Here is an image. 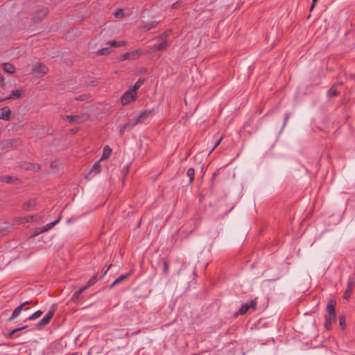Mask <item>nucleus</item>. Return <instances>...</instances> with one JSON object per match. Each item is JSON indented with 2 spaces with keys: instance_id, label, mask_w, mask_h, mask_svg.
<instances>
[{
  "instance_id": "f257e3e1",
  "label": "nucleus",
  "mask_w": 355,
  "mask_h": 355,
  "mask_svg": "<svg viewBox=\"0 0 355 355\" xmlns=\"http://www.w3.org/2000/svg\"><path fill=\"white\" fill-rule=\"evenodd\" d=\"M61 118L63 120H68L71 124L75 125L86 121L89 119V115L87 113H81L76 115H64L62 116Z\"/></svg>"
},
{
  "instance_id": "f03ea898",
  "label": "nucleus",
  "mask_w": 355,
  "mask_h": 355,
  "mask_svg": "<svg viewBox=\"0 0 355 355\" xmlns=\"http://www.w3.org/2000/svg\"><path fill=\"white\" fill-rule=\"evenodd\" d=\"M257 304V298L250 300V302H246V303L243 304L241 305V307L240 308V309L234 313V317H238L240 315L245 314L250 309H252V310H255Z\"/></svg>"
},
{
  "instance_id": "7ed1b4c3",
  "label": "nucleus",
  "mask_w": 355,
  "mask_h": 355,
  "mask_svg": "<svg viewBox=\"0 0 355 355\" xmlns=\"http://www.w3.org/2000/svg\"><path fill=\"white\" fill-rule=\"evenodd\" d=\"M32 73L37 76H42L49 71V68L42 62H37L32 67Z\"/></svg>"
},
{
  "instance_id": "20e7f679",
  "label": "nucleus",
  "mask_w": 355,
  "mask_h": 355,
  "mask_svg": "<svg viewBox=\"0 0 355 355\" xmlns=\"http://www.w3.org/2000/svg\"><path fill=\"white\" fill-rule=\"evenodd\" d=\"M137 90H126L121 97V103L123 105L129 104L137 98Z\"/></svg>"
},
{
  "instance_id": "39448f33",
  "label": "nucleus",
  "mask_w": 355,
  "mask_h": 355,
  "mask_svg": "<svg viewBox=\"0 0 355 355\" xmlns=\"http://www.w3.org/2000/svg\"><path fill=\"white\" fill-rule=\"evenodd\" d=\"M139 123L138 121L134 116L132 119L128 121V122L123 123V125H120L119 126V135L122 136L125 131L132 130L136 125Z\"/></svg>"
},
{
  "instance_id": "423d86ee",
  "label": "nucleus",
  "mask_w": 355,
  "mask_h": 355,
  "mask_svg": "<svg viewBox=\"0 0 355 355\" xmlns=\"http://www.w3.org/2000/svg\"><path fill=\"white\" fill-rule=\"evenodd\" d=\"M49 8L46 7L39 8L33 14L32 19L34 22H39L42 21L49 13Z\"/></svg>"
},
{
  "instance_id": "0eeeda50",
  "label": "nucleus",
  "mask_w": 355,
  "mask_h": 355,
  "mask_svg": "<svg viewBox=\"0 0 355 355\" xmlns=\"http://www.w3.org/2000/svg\"><path fill=\"white\" fill-rule=\"evenodd\" d=\"M31 303V302L26 301V302H23L22 304H21L19 306H18L17 308H15L14 309V311H12L11 316L9 318H8L7 321L8 322L12 321L14 319H15L17 317H18L19 315V314L21 313V312L23 310L24 311L29 310V308L28 307L25 308V306L27 304H29Z\"/></svg>"
},
{
  "instance_id": "6e6552de",
  "label": "nucleus",
  "mask_w": 355,
  "mask_h": 355,
  "mask_svg": "<svg viewBox=\"0 0 355 355\" xmlns=\"http://www.w3.org/2000/svg\"><path fill=\"white\" fill-rule=\"evenodd\" d=\"M141 53V51L139 49L135 50L131 52H127L124 53L123 55L119 56L117 58V60L119 62H123L124 60H128V59H133L136 57L140 55Z\"/></svg>"
},
{
  "instance_id": "1a4fd4ad",
  "label": "nucleus",
  "mask_w": 355,
  "mask_h": 355,
  "mask_svg": "<svg viewBox=\"0 0 355 355\" xmlns=\"http://www.w3.org/2000/svg\"><path fill=\"white\" fill-rule=\"evenodd\" d=\"M54 315V311H49L47 314L36 324V328L40 329L49 323Z\"/></svg>"
},
{
  "instance_id": "9d476101",
  "label": "nucleus",
  "mask_w": 355,
  "mask_h": 355,
  "mask_svg": "<svg viewBox=\"0 0 355 355\" xmlns=\"http://www.w3.org/2000/svg\"><path fill=\"white\" fill-rule=\"evenodd\" d=\"M19 140L15 139H9L1 141L0 143V148L1 149L10 148L13 146L19 145Z\"/></svg>"
},
{
  "instance_id": "9b49d317",
  "label": "nucleus",
  "mask_w": 355,
  "mask_h": 355,
  "mask_svg": "<svg viewBox=\"0 0 355 355\" xmlns=\"http://www.w3.org/2000/svg\"><path fill=\"white\" fill-rule=\"evenodd\" d=\"M336 301L330 300L327 306V312L328 315L327 316H330L331 318H336Z\"/></svg>"
},
{
  "instance_id": "f8f14e48",
  "label": "nucleus",
  "mask_w": 355,
  "mask_h": 355,
  "mask_svg": "<svg viewBox=\"0 0 355 355\" xmlns=\"http://www.w3.org/2000/svg\"><path fill=\"white\" fill-rule=\"evenodd\" d=\"M354 282L351 278H349L347 281V287L343 295V297L345 299L347 300L350 297V295L354 289Z\"/></svg>"
},
{
  "instance_id": "ddd939ff",
  "label": "nucleus",
  "mask_w": 355,
  "mask_h": 355,
  "mask_svg": "<svg viewBox=\"0 0 355 355\" xmlns=\"http://www.w3.org/2000/svg\"><path fill=\"white\" fill-rule=\"evenodd\" d=\"M152 111L150 110H144L140 112L139 114L135 116L137 121H138L139 123H143L146 121V119L150 115Z\"/></svg>"
},
{
  "instance_id": "4468645a",
  "label": "nucleus",
  "mask_w": 355,
  "mask_h": 355,
  "mask_svg": "<svg viewBox=\"0 0 355 355\" xmlns=\"http://www.w3.org/2000/svg\"><path fill=\"white\" fill-rule=\"evenodd\" d=\"M130 277V273L121 275L119 277H117L110 285V288H112L114 286L121 283L122 282L125 281Z\"/></svg>"
},
{
  "instance_id": "2eb2a0df",
  "label": "nucleus",
  "mask_w": 355,
  "mask_h": 355,
  "mask_svg": "<svg viewBox=\"0 0 355 355\" xmlns=\"http://www.w3.org/2000/svg\"><path fill=\"white\" fill-rule=\"evenodd\" d=\"M36 205H37V203H36L35 200H30L26 201L23 204L22 208L25 211H31L36 206Z\"/></svg>"
},
{
  "instance_id": "dca6fc26",
  "label": "nucleus",
  "mask_w": 355,
  "mask_h": 355,
  "mask_svg": "<svg viewBox=\"0 0 355 355\" xmlns=\"http://www.w3.org/2000/svg\"><path fill=\"white\" fill-rule=\"evenodd\" d=\"M11 111L8 107H4L1 109L0 119L9 121L10 119Z\"/></svg>"
},
{
  "instance_id": "f3484780",
  "label": "nucleus",
  "mask_w": 355,
  "mask_h": 355,
  "mask_svg": "<svg viewBox=\"0 0 355 355\" xmlns=\"http://www.w3.org/2000/svg\"><path fill=\"white\" fill-rule=\"evenodd\" d=\"M61 218H62V216H60L58 217V218L56 220L42 226L43 231L45 232L49 231L51 228H53L55 225H56L60 221Z\"/></svg>"
},
{
  "instance_id": "a211bd4d",
  "label": "nucleus",
  "mask_w": 355,
  "mask_h": 355,
  "mask_svg": "<svg viewBox=\"0 0 355 355\" xmlns=\"http://www.w3.org/2000/svg\"><path fill=\"white\" fill-rule=\"evenodd\" d=\"M21 95V93L20 92V90H12V93L10 94V95L8 97L3 98V99H0V102L4 101L7 99H15V98L20 97Z\"/></svg>"
},
{
  "instance_id": "6ab92c4d",
  "label": "nucleus",
  "mask_w": 355,
  "mask_h": 355,
  "mask_svg": "<svg viewBox=\"0 0 355 355\" xmlns=\"http://www.w3.org/2000/svg\"><path fill=\"white\" fill-rule=\"evenodd\" d=\"M35 217L36 216H21L19 217L17 220L19 223H26L33 221Z\"/></svg>"
},
{
  "instance_id": "aec40b11",
  "label": "nucleus",
  "mask_w": 355,
  "mask_h": 355,
  "mask_svg": "<svg viewBox=\"0 0 355 355\" xmlns=\"http://www.w3.org/2000/svg\"><path fill=\"white\" fill-rule=\"evenodd\" d=\"M87 288V286H85L76 291L72 296V300L74 302H77L79 300L80 295Z\"/></svg>"
},
{
  "instance_id": "412c9836",
  "label": "nucleus",
  "mask_w": 355,
  "mask_h": 355,
  "mask_svg": "<svg viewBox=\"0 0 355 355\" xmlns=\"http://www.w3.org/2000/svg\"><path fill=\"white\" fill-rule=\"evenodd\" d=\"M107 44L112 47H120L126 45V42L124 40L116 41L110 40L107 42Z\"/></svg>"
},
{
  "instance_id": "4be33fe9",
  "label": "nucleus",
  "mask_w": 355,
  "mask_h": 355,
  "mask_svg": "<svg viewBox=\"0 0 355 355\" xmlns=\"http://www.w3.org/2000/svg\"><path fill=\"white\" fill-rule=\"evenodd\" d=\"M168 46V42L166 41H163L157 44H155L153 47V49L156 51H162L165 49Z\"/></svg>"
},
{
  "instance_id": "5701e85b",
  "label": "nucleus",
  "mask_w": 355,
  "mask_h": 355,
  "mask_svg": "<svg viewBox=\"0 0 355 355\" xmlns=\"http://www.w3.org/2000/svg\"><path fill=\"white\" fill-rule=\"evenodd\" d=\"M111 153H112V148L109 146H105L103 148V155L101 158V160L107 159L110 156Z\"/></svg>"
},
{
  "instance_id": "b1692460",
  "label": "nucleus",
  "mask_w": 355,
  "mask_h": 355,
  "mask_svg": "<svg viewBox=\"0 0 355 355\" xmlns=\"http://www.w3.org/2000/svg\"><path fill=\"white\" fill-rule=\"evenodd\" d=\"M3 69L8 73L12 74L15 71V67L10 63H5L3 64Z\"/></svg>"
},
{
  "instance_id": "393cba45",
  "label": "nucleus",
  "mask_w": 355,
  "mask_h": 355,
  "mask_svg": "<svg viewBox=\"0 0 355 355\" xmlns=\"http://www.w3.org/2000/svg\"><path fill=\"white\" fill-rule=\"evenodd\" d=\"M336 318H331L330 316H325L324 327L329 330L331 327L332 322L334 321Z\"/></svg>"
},
{
  "instance_id": "a878e982",
  "label": "nucleus",
  "mask_w": 355,
  "mask_h": 355,
  "mask_svg": "<svg viewBox=\"0 0 355 355\" xmlns=\"http://www.w3.org/2000/svg\"><path fill=\"white\" fill-rule=\"evenodd\" d=\"M101 160L100 159L99 161L96 162V163H94V164L93 165L89 173H94L95 174H97V173H99L100 171H101V165H100V162Z\"/></svg>"
},
{
  "instance_id": "bb28decb",
  "label": "nucleus",
  "mask_w": 355,
  "mask_h": 355,
  "mask_svg": "<svg viewBox=\"0 0 355 355\" xmlns=\"http://www.w3.org/2000/svg\"><path fill=\"white\" fill-rule=\"evenodd\" d=\"M17 180H18L17 178H14L9 175L0 177L1 181L6 182V183H8V184L13 183L15 181H17Z\"/></svg>"
},
{
  "instance_id": "cd10ccee",
  "label": "nucleus",
  "mask_w": 355,
  "mask_h": 355,
  "mask_svg": "<svg viewBox=\"0 0 355 355\" xmlns=\"http://www.w3.org/2000/svg\"><path fill=\"white\" fill-rule=\"evenodd\" d=\"M111 53V49L110 47H105L99 49L96 54L98 55H107Z\"/></svg>"
},
{
  "instance_id": "c85d7f7f",
  "label": "nucleus",
  "mask_w": 355,
  "mask_h": 355,
  "mask_svg": "<svg viewBox=\"0 0 355 355\" xmlns=\"http://www.w3.org/2000/svg\"><path fill=\"white\" fill-rule=\"evenodd\" d=\"M187 176L189 178V184H191L195 178V170L193 168H189L187 172Z\"/></svg>"
},
{
  "instance_id": "c756f323",
  "label": "nucleus",
  "mask_w": 355,
  "mask_h": 355,
  "mask_svg": "<svg viewBox=\"0 0 355 355\" xmlns=\"http://www.w3.org/2000/svg\"><path fill=\"white\" fill-rule=\"evenodd\" d=\"M42 313H43V312L42 311L38 310V311H35V313H33L32 315H31L28 318L27 320H36L40 316H41Z\"/></svg>"
},
{
  "instance_id": "7c9ffc66",
  "label": "nucleus",
  "mask_w": 355,
  "mask_h": 355,
  "mask_svg": "<svg viewBox=\"0 0 355 355\" xmlns=\"http://www.w3.org/2000/svg\"><path fill=\"white\" fill-rule=\"evenodd\" d=\"M169 271V263L166 260L163 261V273L164 275H167Z\"/></svg>"
},
{
  "instance_id": "2f4dec72",
  "label": "nucleus",
  "mask_w": 355,
  "mask_h": 355,
  "mask_svg": "<svg viewBox=\"0 0 355 355\" xmlns=\"http://www.w3.org/2000/svg\"><path fill=\"white\" fill-rule=\"evenodd\" d=\"M144 79H139L132 87H130L129 89H139V87L143 85Z\"/></svg>"
},
{
  "instance_id": "473e14b6",
  "label": "nucleus",
  "mask_w": 355,
  "mask_h": 355,
  "mask_svg": "<svg viewBox=\"0 0 355 355\" xmlns=\"http://www.w3.org/2000/svg\"><path fill=\"white\" fill-rule=\"evenodd\" d=\"M43 232H44L43 231L42 227H36L33 230L32 236H37Z\"/></svg>"
},
{
  "instance_id": "72a5a7b5",
  "label": "nucleus",
  "mask_w": 355,
  "mask_h": 355,
  "mask_svg": "<svg viewBox=\"0 0 355 355\" xmlns=\"http://www.w3.org/2000/svg\"><path fill=\"white\" fill-rule=\"evenodd\" d=\"M89 98V96L88 94H82V95H80L77 97H76V100L77 101H86L87 100L88 98Z\"/></svg>"
},
{
  "instance_id": "f704fd0d",
  "label": "nucleus",
  "mask_w": 355,
  "mask_h": 355,
  "mask_svg": "<svg viewBox=\"0 0 355 355\" xmlns=\"http://www.w3.org/2000/svg\"><path fill=\"white\" fill-rule=\"evenodd\" d=\"M97 279V275H93L87 282V286H92L95 284Z\"/></svg>"
},
{
  "instance_id": "c9c22d12",
  "label": "nucleus",
  "mask_w": 355,
  "mask_h": 355,
  "mask_svg": "<svg viewBox=\"0 0 355 355\" xmlns=\"http://www.w3.org/2000/svg\"><path fill=\"white\" fill-rule=\"evenodd\" d=\"M19 329H15L13 330H12L11 331H10L8 333V334L6 336V338H8V339H11L13 338V336L15 335V334H16L17 332L19 331Z\"/></svg>"
},
{
  "instance_id": "e433bc0d",
  "label": "nucleus",
  "mask_w": 355,
  "mask_h": 355,
  "mask_svg": "<svg viewBox=\"0 0 355 355\" xmlns=\"http://www.w3.org/2000/svg\"><path fill=\"white\" fill-rule=\"evenodd\" d=\"M338 94V92H337V90H329L327 95L329 98H331L337 96Z\"/></svg>"
},
{
  "instance_id": "4c0bfd02",
  "label": "nucleus",
  "mask_w": 355,
  "mask_h": 355,
  "mask_svg": "<svg viewBox=\"0 0 355 355\" xmlns=\"http://www.w3.org/2000/svg\"><path fill=\"white\" fill-rule=\"evenodd\" d=\"M157 22L156 21H151L150 23L146 24L144 26V28L146 29V30H150V28H153L155 26V25L157 24Z\"/></svg>"
},
{
  "instance_id": "58836bf2",
  "label": "nucleus",
  "mask_w": 355,
  "mask_h": 355,
  "mask_svg": "<svg viewBox=\"0 0 355 355\" xmlns=\"http://www.w3.org/2000/svg\"><path fill=\"white\" fill-rule=\"evenodd\" d=\"M290 117H291V114L290 113L287 112V113L285 114V115H284V124H283L282 128H284L286 126V123H287V122H288V121Z\"/></svg>"
},
{
  "instance_id": "ea45409f",
  "label": "nucleus",
  "mask_w": 355,
  "mask_h": 355,
  "mask_svg": "<svg viewBox=\"0 0 355 355\" xmlns=\"http://www.w3.org/2000/svg\"><path fill=\"white\" fill-rule=\"evenodd\" d=\"M50 166L51 168H57L58 167V162L57 161H53L51 162Z\"/></svg>"
},
{
  "instance_id": "a19ab883",
  "label": "nucleus",
  "mask_w": 355,
  "mask_h": 355,
  "mask_svg": "<svg viewBox=\"0 0 355 355\" xmlns=\"http://www.w3.org/2000/svg\"><path fill=\"white\" fill-rule=\"evenodd\" d=\"M123 11H122V10H118V11H116V12H115V14H114V16H115L116 17H118V18L123 17Z\"/></svg>"
},
{
  "instance_id": "79ce46f5",
  "label": "nucleus",
  "mask_w": 355,
  "mask_h": 355,
  "mask_svg": "<svg viewBox=\"0 0 355 355\" xmlns=\"http://www.w3.org/2000/svg\"><path fill=\"white\" fill-rule=\"evenodd\" d=\"M223 137H221L218 141L216 143V144L214 145V146L213 147V148L211 149V153L219 144L221 142L222 139H223Z\"/></svg>"
},
{
  "instance_id": "37998d69",
  "label": "nucleus",
  "mask_w": 355,
  "mask_h": 355,
  "mask_svg": "<svg viewBox=\"0 0 355 355\" xmlns=\"http://www.w3.org/2000/svg\"><path fill=\"white\" fill-rule=\"evenodd\" d=\"M340 325L341 326V327L343 329L345 325V319L344 317L341 318L340 319Z\"/></svg>"
},
{
  "instance_id": "c03bdc74",
  "label": "nucleus",
  "mask_w": 355,
  "mask_h": 355,
  "mask_svg": "<svg viewBox=\"0 0 355 355\" xmlns=\"http://www.w3.org/2000/svg\"><path fill=\"white\" fill-rule=\"evenodd\" d=\"M32 168L34 171H37L40 169V166L39 164H32Z\"/></svg>"
},
{
  "instance_id": "a18cd8bd",
  "label": "nucleus",
  "mask_w": 355,
  "mask_h": 355,
  "mask_svg": "<svg viewBox=\"0 0 355 355\" xmlns=\"http://www.w3.org/2000/svg\"><path fill=\"white\" fill-rule=\"evenodd\" d=\"M3 85V76L0 73V86H2Z\"/></svg>"
},
{
  "instance_id": "49530a36",
  "label": "nucleus",
  "mask_w": 355,
  "mask_h": 355,
  "mask_svg": "<svg viewBox=\"0 0 355 355\" xmlns=\"http://www.w3.org/2000/svg\"><path fill=\"white\" fill-rule=\"evenodd\" d=\"M318 1V0H312V4H311V10H313V8H314V6L315 4V3Z\"/></svg>"
},
{
  "instance_id": "de8ad7c7",
  "label": "nucleus",
  "mask_w": 355,
  "mask_h": 355,
  "mask_svg": "<svg viewBox=\"0 0 355 355\" xmlns=\"http://www.w3.org/2000/svg\"><path fill=\"white\" fill-rule=\"evenodd\" d=\"M111 267H112V264H110V265L107 267V268L105 270V272H103V277L104 275H105V274L107 273V272L110 270V268Z\"/></svg>"
},
{
  "instance_id": "09e8293b",
  "label": "nucleus",
  "mask_w": 355,
  "mask_h": 355,
  "mask_svg": "<svg viewBox=\"0 0 355 355\" xmlns=\"http://www.w3.org/2000/svg\"><path fill=\"white\" fill-rule=\"evenodd\" d=\"M216 175H217V173H213V175H212V176H211V181H212V182H213V181H214V180L216 178Z\"/></svg>"
},
{
  "instance_id": "8fccbe9b",
  "label": "nucleus",
  "mask_w": 355,
  "mask_h": 355,
  "mask_svg": "<svg viewBox=\"0 0 355 355\" xmlns=\"http://www.w3.org/2000/svg\"><path fill=\"white\" fill-rule=\"evenodd\" d=\"M167 35H168V33L166 32V33H164L163 35H162L160 36V37H161L162 39H163L164 37H166Z\"/></svg>"
},
{
  "instance_id": "3c124183",
  "label": "nucleus",
  "mask_w": 355,
  "mask_h": 355,
  "mask_svg": "<svg viewBox=\"0 0 355 355\" xmlns=\"http://www.w3.org/2000/svg\"><path fill=\"white\" fill-rule=\"evenodd\" d=\"M27 328V326L25 325V326H23L21 327H19L18 329H19V331H21V330H24V329H26Z\"/></svg>"
},
{
  "instance_id": "603ef678",
  "label": "nucleus",
  "mask_w": 355,
  "mask_h": 355,
  "mask_svg": "<svg viewBox=\"0 0 355 355\" xmlns=\"http://www.w3.org/2000/svg\"><path fill=\"white\" fill-rule=\"evenodd\" d=\"M139 332H140V329H139V330H138V331H135V332H133V333H132V335H137V334H138Z\"/></svg>"
}]
</instances>
